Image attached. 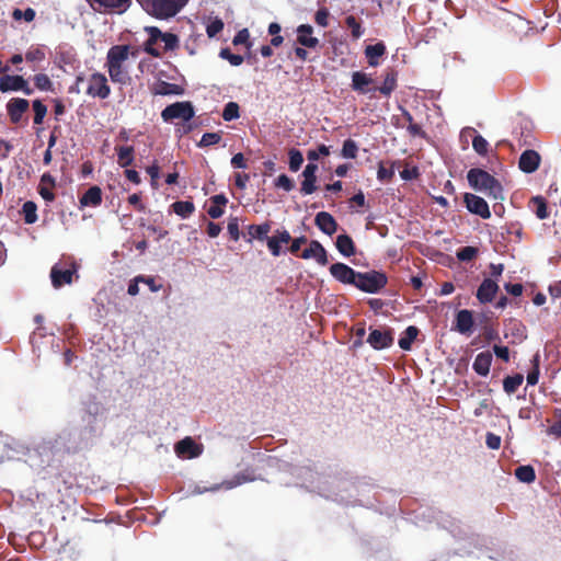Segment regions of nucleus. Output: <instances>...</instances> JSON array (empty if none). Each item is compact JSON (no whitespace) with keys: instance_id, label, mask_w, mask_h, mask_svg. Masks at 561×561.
<instances>
[{"instance_id":"nucleus-4","label":"nucleus","mask_w":561,"mask_h":561,"mask_svg":"<svg viewBox=\"0 0 561 561\" xmlns=\"http://www.w3.org/2000/svg\"><path fill=\"white\" fill-rule=\"evenodd\" d=\"M146 32L149 37L145 44V50L152 57H160L161 53L157 48L153 47L159 41L164 43V50H175L179 47V37L173 33L165 32L163 33L157 26H148L146 27Z\"/></svg>"},{"instance_id":"nucleus-11","label":"nucleus","mask_w":561,"mask_h":561,"mask_svg":"<svg viewBox=\"0 0 561 561\" xmlns=\"http://www.w3.org/2000/svg\"><path fill=\"white\" fill-rule=\"evenodd\" d=\"M0 91H22L26 95L33 93V89L30 88L27 81L22 76H3L0 78Z\"/></svg>"},{"instance_id":"nucleus-27","label":"nucleus","mask_w":561,"mask_h":561,"mask_svg":"<svg viewBox=\"0 0 561 561\" xmlns=\"http://www.w3.org/2000/svg\"><path fill=\"white\" fill-rule=\"evenodd\" d=\"M270 231H271L270 222H264L262 225H250L247 228V236H248L247 241L251 243L254 239L260 240V241L266 240Z\"/></svg>"},{"instance_id":"nucleus-39","label":"nucleus","mask_w":561,"mask_h":561,"mask_svg":"<svg viewBox=\"0 0 561 561\" xmlns=\"http://www.w3.org/2000/svg\"><path fill=\"white\" fill-rule=\"evenodd\" d=\"M345 24L351 30V35L354 39H358L364 35L365 31L362 23L354 15H347L345 18Z\"/></svg>"},{"instance_id":"nucleus-62","label":"nucleus","mask_w":561,"mask_h":561,"mask_svg":"<svg viewBox=\"0 0 561 561\" xmlns=\"http://www.w3.org/2000/svg\"><path fill=\"white\" fill-rule=\"evenodd\" d=\"M485 444L490 449H499L501 446V437L493 433H488L485 437Z\"/></svg>"},{"instance_id":"nucleus-20","label":"nucleus","mask_w":561,"mask_h":561,"mask_svg":"<svg viewBox=\"0 0 561 561\" xmlns=\"http://www.w3.org/2000/svg\"><path fill=\"white\" fill-rule=\"evenodd\" d=\"M300 256L304 260H309L311 257H314L320 265H327L328 264L327 251L323 248V245L319 241H317V240H312L309 243V247L306 248L302 251Z\"/></svg>"},{"instance_id":"nucleus-5","label":"nucleus","mask_w":561,"mask_h":561,"mask_svg":"<svg viewBox=\"0 0 561 561\" xmlns=\"http://www.w3.org/2000/svg\"><path fill=\"white\" fill-rule=\"evenodd\" d=\"M388 283V277L379 271L357 272L355 277V286L362 291L375 294L381 290Z\"/></svg>"},{"instance_id":"nucleus-45","label":"nucleus","mask_w":561,"mask_h":561,"mask_svg":"<svg viewBox=\"0 0 561 561\" xmlns=\"http://www.w3.org/2000/svg\"><path fill=\"white\" fill-rule=\"evenodd\" d=\"M531 203L536 207L535 214L539 219H546L549 216L546 199L541 196L531 198Z\"/></svg>"},{"instance_id":"nucleus-61","label":"nucleus","mask_w":561,"mask_h":561,"mask_svg":"<svg viewBox=\"0 0 561 561\" xmlns=\"http://www.w3.org/2000/svg\"><path fill=\"white\" fill-rule=\"evenodd\" d=\"M137 282H141V283L148 285L149 289L152 293L159 291L162 288V285L157 284L156 279L151 276L139 275V276H137Z\"/></svg>"},{"instance_id":"nucleus-43","label":"nucleus","mask_w":561,"mask_h":561,"mask_svg":"<svg viewBox=\"0 0 561 561\" xmlns=\"http://www.w3.org/2000/svg\"><path fill=\"white\" fill-rule=\"evenodd\" d=\"M394 176V162L389 168L381 161L378 164L377 179L381 182H390Z\"/></svg>"},{"instance_id":"nucleus-63","label":"nucleus","mask_w":561,"mask_h":561,"mask_svg":"<svg viewBox=\"0 0 561 561\" xmlns=\"http://www.w3.org/2000/svg\"><path fill=\"white\" fill-rule=\"evenodd\" d=\"M493 352L496 355V357L501 358L505 363L510 360V350L507 346L494 345Z\"/></svg>"},{"instance_id":"nucleus-30","label":"nucleus","mask_w":561,"mask_h":561,"mask_svg":"<svg viewBox=\"0 0 561 561\" xmlns=\"http://www.w3.org/2000/svg\"><path fill=\"white\" fill-rule=\"evenodd\" d=\"M398 73L393 69H389L383 78V82L380 87H377V91L385 96L390 94L397 89Z\"/></svg>"},{"instance_id":"nucleus-21","label":"nucleus","mask_w":561,"mask_h":561,"mask_svg":"<svg viewBox=\"0 0 561 561\" xmlns=\"http://www.w3.org/2000/svg\"><path fill=\"white\" fill-rule=\"evenodd\" d=\"M313 27L310 24H301L297 27V43L307 48H316L319 39L312 36Z\"/></svg>"},{"instance_id":"nucleus-29","label":"nucleus","mask_w":561,"mask_h":561,"mask_svg":"<svg viewBox=\"0 0 561 561\" xmlns=\"http://www.w3.org/2000/svg\"><path fill=\"white\" fill-rule=\"evenodd\" d=\"M211 205L207 209V214L213 218L217 219L225 213L224 207L228 203V198L224 194H217L210 197Z\"/></svg>"},{"instance_id":"nucleus-40","label":"nucleus","mask_w":561,"mask_h":561,"mask_svg":"<svg viewBox=\"0 0 561 561\" xmlns=\"http://www.w3.org/2000/svg\"><path fill=\"white\" fill-rule=\"evenodd\" d=\"M224 21L216 16L209 18L208 23L206 24V34L209 38L216 37L224 30Z\"/></svg>"},{"instance_id":"nucleus-13","label":"nucleus","mask_w":561,"mask_h":561,"mask_svg":"<svg viewBox=\"0 0 561 561\" xmlns=\"http://www.w3.org/2000/svg\"><path fill=\"white\" fill-rule=\"evenodd\" d=\"M76 265L72 264L70 268H61L58 264H55L50 270V279L55 288H60L64 285L72 283V276L76 274Z\"/></svg>"},{"instance_id":"nucleus-1","label":"nucleus","mask_w":561,"mask_h":561,"mask_svg":"<svg viewBox=\"0 0 561 561\" xmlns=\"http://www.w3.org/2000/svg\"><path fill=\"white\" fill-rule=\"evenodd\" d=\"M130 47L128 45L112 46L106 55L105 67L108 76L114 83L127 85L130 83V76L124 66L129 56Z\"/></svg>"},{"instance_id":"nucleus-23","label":"nucleus","mask_w":561,"mask_h":561,"mask_svg":"<svg viewBox=\"0 0 561 561\" xmlns=\"http://www.w3.org/2000/svg\"><path fill=\"white\" fill-rule=\"evenodd\" d=\"M472 312L467 309L459 310L456 314L455 330L461 334H468L473 328Z\"/></svg>"},{"instance_id":"nucleus-15","label":"nucleus","mask_w":561,"mask_h":561,"mask_svg":"<svg viewBox=\"0 0 561 561\" xmlns=\"http://www.w3.org/2000/svg\"><path fill=\"white\" fill-rule=\"evenodd\" d=\"M500 287L497 283L492 278H484L477 290V299L481 304L492 302L495 298Z\"/></svg>"},{"instance_id":"nucleus-37","label":"nucleus","mask_w":561,"mask_h":561,"mask_svg":"<svg viewBox=\"0 0 561 561\" xmlns=\"http://www.w3.org/2000/svg\"><path fill=\"white\" fill-rule=\"evenodd\" d=\"M523 380L524 376L522 374L505 377L503 380L504 391L508 394L515 393L518 387L523 383Z\"/></svg>"},{"instance_id":"nucleus-17","label":"nucleus","mask_w":561,"mask_h":561,"mask_svg":"<svg viewBox=\"0 0 561 561\" xmlns=\"http://www.w3.org/2000/svg\"><path fill=\"white\" fill-rule=\"evenodd\" d=\"M30 103L26 99L13 98L7 104L8 115L11 123L18 124L23 114L28 110Z\"/></svg>"},{"instance_id":"nucleus-36","label":"nucleus","mask_w":561,"mask_h":561,"mask_svg":"<svg viewBox=\"0 0 561 561\" xmlns=\"http://www.w3.org/2000/svg\"><path fill=\"white\" fill-rule=\"evenodd\" d=\"M515 477L520 482L531 483L536 480V472L530 465L519 466L515 469Z\"/></svg>"},{"instance_id":"nucleus-64","label":"nucleus","mask_w":561,"mask_h":561,"mask_svg":"<svg viewBox=\"0 0 561 561\" xmlns=\"http://www.w3.org/2000/svg\"><path fill=\"white\" fill-rule=\"evenodd\" d=\"M420 175V172L417 170L416 167H413L411 169L409 168H405L403 169L401 172H400V176L405 180V181H410V180H413V179H416L417 176Z\"/></svg>"},{"instance_id":"nucleus-22","label":"nucleus","mask_w":561,"mask_h":561,"mask_svg":"<svg viewBox=\"0 0 561 561\" xmlns=\"http://www.w3.org/2000/svg\"><path fill=\"white\" fill-rule=\"evenodd\" d=\"M316 226L325 234L332 236L337 230V222L334 217L327 213L320 211L314 218Z\"/></svg>"},{"instance_id":"nucleus-51","label":"nucleus","mask_w":561,"mask_h":561,"mask_svg":"<svg viewBox=\"0 0 561 561\" xmlns=\"http://www.w3.org/2000/svg\"><path fill=\"white\" fill-rule=\"evenodd\" d=\"M219 57L228 60L231 66L236 67L240 66L244 60L241 55L232 54L229 48H221L219 51Z\"/></svg>"},{"instance_id":"nucleus-3","label":"nucleus","mask_w":561,"mask_h":561,"mask_svg":"<svg viewBox=\"0 0 561 561\" xmlns=\"http://www.w3.org/2000/svg\"><path fill=\"white\" fill-rule=\"evenodd\" d=\"M140 7L151 16L167 20L175 16L188 2V0H136Z\"/></svg>"},{"instance_id":"nucleus-35","label":"nucleus","mask_w":561,"mask_h":561,"mask_svg":"<svg viewBox=\"0 0 561 561\" xmlns=\"http://www.w3.org/2000/svg\"><path fill=\"white\" fill-rule=\"evenodd\" d=\"M254 480V472L252 470H245L243 472L237 473L231 480L226 481L224 484L226 485V489H232L245 482H252Z\"/></svg>"},{"instance_id":"nucleus-9","label":"nucleus","mask_w":561,"mask_h":561,"mask_svg":"<svg viewBox=\"0 0 561 561\" xmlns=\"http://www.w3.org/2000/svg\"><path fill=\"white\" fill-rule=\"evenodd\" d=\"M463 203L471 214L478 215L483 219L491 217L489 205L484 198L472 193H465Z\"/></svg>"},{"instance_id":"nucleus-6","label":"nucleus","mask_w":561,"mask_h":561,"mask_svg":"<svg viewBox=\"0 0 561 561\" xmlns=\"http://www.w3.org/2000/svg\"><path fill=\"white\" fill-rule=\"evenodd\" d=\"M195 116V110L190 101H179L165 106L161 112V118L165 123L175 119L190 122Z\"/></svg>"},{"instance_id":"nucleus-38","label":"nucleus","mask_w":561,"mask_h":561,"mask_svg":"<svg viewBox=\"0 0 561 561\" xmlns=\"http://www.w3.org/2000/svg\"><path fill=\"white\" fill-rule=\"evenodd\" d=\"M37 206L34 202L27 201L22 206V214L24 221L27 225H32L37 221Z\"/></svg>"},{"instance_id":"nucleus-52","label":"nucleus","mask_w":561,"mask_h":561,"mask_svg":"<svg viewBox=\"0 0 561 561\" xmlns=\"http://www.w3.org/2000/svg\"><path fill=\"white\" fill-rule=\"evenodd\" d=\"M554 423L547 428V434L556 438H561V408L554 411Z\"/></svg>"},{"instance_id":"nucleus-60","label":"nucleus","mask_w":561,"mask_h":561,"mask_svg":"<svg viewBox=\"0 0 561 561\" xmlns=\"http://www.w3.org/2000/svg\"><path fill=\"white\" fill-rule=\"evenodd\" d=\"M539 380V365H538V356L534 358V368L527 375V383L530 386H535Z\"/></svg>"},{"instance_id":"nucleus-7","label":"nucleus","mask_w":561,"mask_h":561,"mask_svg":"<svg viewBox=\"0 0 561 561\" xmlns=\"http://www.w3.org/2000/svg\"><path fill=\"white\" fill-rule=\"evenodd\" d=\"M90 8L101 14H123L131 5V0H85Z\"/></svg>"},{"instance_id":"nucleus-55","label":"nucleus","mask_w":561,"mask_h":561,"mask_svg":"<svg viewBox=\"0 0 561 561\" xmlns=\"http://www.w3.org/2000/svg\"><path fill=\"white\" fill-rule=\"evenodd\" d=\"M330 11L328 8H320L314 14V22L321 26L327 27L329 25Z\"/></svg>"},{"instance_id":"nucleus-10","label":"nucleus","mask_w":561,"mask_h":561,"mask_svg":"<svg viewBox=\"0 0 561 561\" xmlns=\"http://www.w3.org/2000/svg\"><path fill=\"white\" fill-rule=\"evenodd\" d=\"M393 333L391 329L386 330H379V329H373L370 330V333L367 339V343L374 348V350H383L392 346L393 344Z\"/></svg>"},{"instance_id":"nucleus-24","label":"nucleus","mask_w":561,"mask_h":561,"mask_svg":"<svg viewBox=\"0 0 561 561\" xmlns=\"http://www.w3.org/2000/svg\"><path fill=\"white\" fill-rule=\"evenodd\" d=\"M151 92L154 95H182L184 94V88L175 83L159 80L152 85Z\"/></svg>"},{"instance_id":"nucleus-46","label":"nucleus","mask_w":561,"mask_h":561,"mask_svg":"<svg viewBox=\"0 0 561 561\" xmlns=\"http://www.w3.org/2000/svg\"><path fill=\"white\" fill-rule=\"evenodd\" d=\"M33 111H34V124L41 125L44 122V118L47 114V106L42 103L41 100L33 101Z\"/></svg>"},{"instance_id":"nucleus-32","label":"nucleus","mask_w":561,"mask_h":561,"mask_svg":"<svg viewBox=\"0 0 561 561\" xmlns=\"http://www.w3.org/2000/svg\"><path fill=\"white\" fill-rule=\"evenodd\" d=\"M117 153V162L122 168H127L134 162L135 149L133 146H121L115 148Z\"/></svg>"},{"instance_id":"nucleus-48","label":"nucleus","mask_w":561,"mask_h":561,"mask_svg":"<svg viewBox=\"0 0 561 561\" xmlns=\"http://www.w3.org/2000/svg\"><path fill=\"white\" fill-rule=\"evenodd\" d=\"M35 87L41 91H50L53 82L46 73H37L33 78Z\"/></svg>"},{"instance_id":"nucleus-49","label":"nucleus","mask_w":561,"mask_h":561,"mask_svg":"<svg viewBox=\"0 0 561 561\" xmlns=\"http://www.w3.org/2000/svg\"><path fill=\"white\" fill-rule=\"evenodd\" d=\"M457 259L461 262H469L478 255V249L474 247L460 248L457 253Z\"/></svg>"},{"instance_id":"nucleus-26","label":"nucleus","mask_w":561,"mask_h":561,"mask_svg":"<svg viewBox=\"0 0 561 561\" xmlns=\"http://www.w3.org/2000/svg\"><path fill=\"white\" fill-rule=\"evenodd\" d=\"M102 203V191L99 186H91L85 191V193L80 197V205L82 207L92 206L96 207Z\"/></svg>"},{"instance_id":"nucleus-8","label":"nucleus","mask_w":561,"mask_h":561,"mask_svg":"<svg viewBox=\"0 0 561 561\" xmlns=\"http://www.w3.org/2000/svg\"><path fill=\"white\" fill-rule=\"evenodd\" d=\"M85 93L91 98L107 99L111 94V88L107 78L101 72H93L88 79Z\"/></svg>"},{"instance_id":"nucleus-28","label":"nucleus","mask_w":561,"mask_h":561,"mask_svg":"<svg viewBox=\"0 0 561 561\" xmlns=\"http://www.w3.org/2000/svg\"><path fill=\"white\" fill-rule=\"evenodd\" d=\"M386 54V46L382 42L376 43L374 45H368L365 48V56L367 58L368 65L371 67H376L379 65V58Z\"/></svg>"},{"instance_id":"nucleus-41","label":"nucleus","mask_w":561,"mask_h":561,"mask_svg":"<svg viewBox=\"0 0 561 561\" xmlns=\"http://www.w3.org/2000/svg\"><path fill=\"white\" fill-rule=\"evenodd\" d=\"M224 121L231 122L240 117V106L236 102H229L225 105L222 114Z\"/></svg>"},{"instance_id":"nucleus-2","label":"nucleus","mask_w":561,"mask_h":561,"mask_svg":"<svg viewBox=\"0 0 561 561\" xmlns=\"http://www.w3.org/2000/svg\"><path fill=\"white\" fill-rule=\"evenodd\" d=\"M467 180L473 190L486 192L493 199H504L502 184L489 172L479 168L470 169Z\"/></svg>"},{"instance_id":"nucleus-59","label":"nucleus","mask_w":561,"mask_h":561,"mask_svg":"<svg viewBox=\"0 0 561 561\" xmlns=\"http://www.w3.org/2000/svg\"><path fill=\"white\" fill-rule=\"evenodd\" d=\"M267 248L273 256H279L282 253L280 242L276 239L275 236L266 238Z\"/></svg>"},{"instance_id":"nucleus-12","label":"nucleus","mask_w":561,"mask_h":561,"mask_svg":"<svg viewBox=\"0 0 561 561\" xmlns=\"http://www.w3.org/2000/svg\"><path fill=\"white\" fill-rule=\"evenodd\" d=\"M351 88L359 94H367L377 91V87L374 85V79L370 75L363 71H354L352 73Z\"/></svg>"},{"instance_id":"nucleus-47","label":"nucleus","mask_w":561,"mask_h":561,"mask_svg":"<svg viewBox=\"0 0 561 561\" xmlns=\"http://www.w3.org/2000/svg\"><path fill=\"white\" fill-rule=\"evenodd\" d=\"M358 152L357 144L353 139H346L343 142L341 154L345 159H355Z\"/></svg>"},{"instance_id":"nucleus-31","label":"nucleus","mask_w":561,"mask_h":561,"mask_svg":"<svg viewBox=\"0 0 561 561\" xmlns=\"http://www.w3.org/2000/svg\"><path fill=\"white\" fill-rule=\"evenodd\" d=\"M335 245L339 252L344 256L348 257L355 254V243L353 239L346 233L337 236Z\"/></svg>"},{"instance_id":"nucleus-56","label":"nucleus","mask_w":561,"mask_h":561,"mask_svg":"<svg viewBox=\"0 0 561 561\" xmlns=\"http://www.w3.org/2000/svg\"><path fill=\"white\" fill-rule=\"evenodd\" d=\"M330 154V148L325 145H320L317 150H309L307 152V159L310 161L309 163H313V161H317L320 156H329Z\"/></svg>"},{"instance_id":"nucleus-25","label":"nucleus","mask_w":561,"mask_h":561,"mask_svg":"<svg viewBox=\"0 0 561 561\" xmlns=\"http://www.w3.org/2000/svg\"><path fill=\"white\" fill-rule=\"evenodd\" d=\"M492 364V354L490 352L479 353L473 362L472 368L480 376H488Z\"/></svg>"},{"instance_id":"nucleus-50","label":"nucleus","mask_w":561,"mask_h":561,"mask_svg":"<svg viewBox=\"0 0 561 561\" xmlns=\"http://www.w3.org/2000/svg\"><path fill=\"white\" fill-rule=\"evenodd\" d=\"M232 44L234 46H238V45H245V47L248 49L251 48L252 46V43L250 41V33L248 31V28H242L233 37L232 39Z\"/></svg>"},{"instance_id":"nucleus-14","label":"nucleus","mask_w":561,"mask_h":561,"mask_svg":"<svg viewBox=\"0 0 561 561\" xmlns=\"http://www.w3.org/2000/svg\"><path fill=\"white\" fill-rule=\"evenodd\" d=\"M331 275L342 284L354 285L357 272L344 263H334L330 266Z\"/></svg>"},{"instance_id":"nucleus-19","label":"nucleus","mask_w":561,"mask_h":561,"mask_svg":"<svg viewBox=\"0 0 561 561\" xmlns=\"http://www.w3.org/2000/svg\"><path fill=\"white\" fill-rule=\"evenodd\" d=\"M540 161V154L533 149H528L520 154L518 167L525 173H533L539 168Z\"/></svg>"},{"instance_id":"nucleus-18","label":"nucleus","mask_w":561,"mask_h":561,"mask_svg":"<svg viewBox=\"0 0 561 561\" xmlns=\"http://www.w3.org/2000/svg\"><path fill=\"white\" fill-rule=\"evenodd\" d=\"M174 450L181 458H195L202 453V448L191 437H185L178 442Z\"/></svg>"},{"instance_id":"nucleus-34","label":"nucleus","mask_w":561,"mask_h":561,"mask_svg":"<svg viewBox=\"0 0 561 561\" xmlns=\"http://www.w3.org/2000/svg\"><path fill=\"white\" fill-rule=\"evenodd\" d=\"M419 329L414 325H410L405 329L403 336L399 339V346L404 351H410L412 347V343L417 337Z\"/></svg>"},{"instance_id":"nucleus-57","label":"nucleus","mask_w":561,"mask_h":561,"mask_svg":"<svg viewBox=\"0 0 561 561\" xmlns=\"http://www.w3.org/2000/svg\"><path fill=\"white\" fill-rule=\"evenodd\" d=\"M276 187H282L286 192L291 191L295 187L294 181L286 174H280L275 181Z\"/></svg>"},{"instance_id":"nucleus-54","label":"nucleus","mask_w":561,"mask_h":561,"mask_svg":"<svg viewBox=\"0 0 561 561\" xmlns=\"http://www.w3.org/2000/svg\"><path fill=\"white\" fill-rule=\"evenodd\" d=\"M472 147L478 154L485 156L488 153L489 144L481 135H477L473 137Z\"/></svg>"},{"instance_id":"nucleus-58","label":"nucleus","mask_w":561,"mask_h":561,"mask_svg":"<svg viewBox=\"0 0 561 561\" xmlns=\"http://www.w3.org/2000/svg\"><path fill=\"white\" fill-rule=\"evenodd\" d=\"M228 232L233 241H238L240 238L239 220L237 217H232L228 221Z\"/></svg>"},{"instance_id":"nucleus-16","label":"nucleus","mask_w":561,"mask_h":561,"mask_svg":"<svg viewBox=\"0 0 561 561\" xmlns=\"http://www.w3.org/2000/svg\"><path fill=\"white\" fill-rule=\"evenodd\" d=\"M318 165L316 163H308L302 171L304 181L301 182L300 192L304 195H310L317 191V173Z\"/></svg>"},{"instance_id":"nucleus-33","label":"nucleus","mask_w":561,"mask_h":561,"mask_svg":"<svg viewBox=\"0 0 561 561\" xmlns=\"http://www.w3.org/2000/svg\"><path fill=\"white\" fill-rule=\"evenodd\" d=\"M171 207L182 218H188L195 211V205L191 201H176Z\"/></svg>"},{"instance_id":"nucleus-53","label":"nucleus","mask_w":561,"mask_h":561,"mask_svg":"<svg viewBox=\"0 0 561 561\" xmlns=\"http://www.w3.org/2000/svg\"><path fill=\"white\" fill-rule=\"evenodd\" d=\"M220 140H221L220 133H205L198 142V147H208V146L217 145Z\"/></svg>"},{"instance_id":"nucleus-44","label":"nucleus","mask_w":561,"mask_h":561,"mask_svg":"<svg viewBox=\"0 0 561 561\" xmlns=\"http://www.w3.org/2000/svg\"><path fill=\"white\" fill-rule=\"evenodd\" d=\"M288 157H289V170L293 172H297L304 162L302 153L298 149L291 148L288 151Z\"/></svg>"},{"instance_id":"nucleus-42","label":"nucleus","mask_w":561,"mask_h":561,"mask_svg":"<svg viewBox=\"0 0 561 561\" xmlns=\"http://www.w3.org/2000/svg\"><path fill=\"white\" fill-rule=\"evenodd\" d=\"M46 58L45 50L39 46H32L25 53L27 62H41Z\"/></svg>"}]
</instances>
